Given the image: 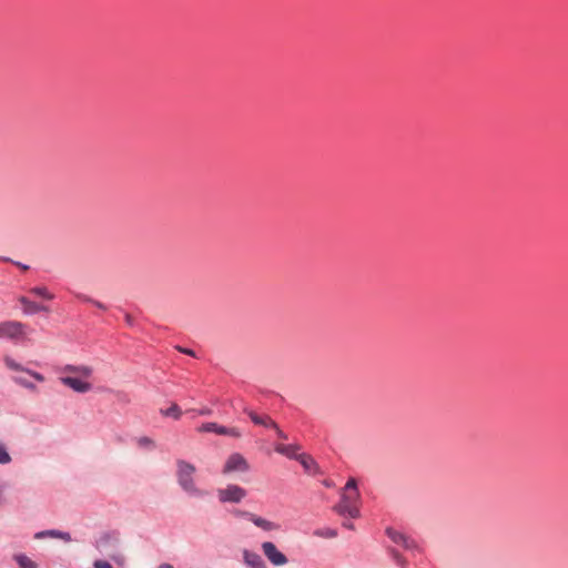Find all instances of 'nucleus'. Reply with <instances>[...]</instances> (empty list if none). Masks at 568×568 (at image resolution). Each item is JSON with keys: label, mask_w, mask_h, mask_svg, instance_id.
<instances>
[{"label": "nucleus", "mask_w": 568, "mask_h": 568, "mask_svg": "<svg viewBox=\"0 0 568 568\" xmlns=\"http://www.w3.org/2000/svg\"><path fill=\"white\" fill-rule=\"evenodd\" d=\"M275 436L282 439H287V435L280 429L278 425L271 418V416L251 412V437L254 438L257 447L270 455V442Z\"/></svg>", "instance_id": "nucleus-1"}, {"label": "nucleus", "mask_w": 568, "mask_h": 568, "mask_svg": "<svg viewBox=\"0 0 568 568\" xmlns=\"http://www.w3.org/2000/svg\"><path fill=\"white\" fill-rule=\"evenodd\" d=\"M359 499L361 494L357 488V483L354 478H349L342 489L339 503L333 507V510L341 516L357 518L359 517Z\"/></svg>", "instance_id": "nucleus-2"}, {"label": "nucleus", "mask_w": 568, "mask_h": 568, "mask_svg": "<svg viewBox=\"0 0 568 568\" xmlns=\"http://www.w3.org/2000/svg\"><path fill=\"white\" fill-rule=\"evenodd\" d=\"M176 476L180 486L187 493H196L197 489L193 480V476L195 474V466L182 459H179L176 462Z\"/></svg>", "instance_id": "nucleus-3"}, {"label": "nucleus", "mask_w": 568, "mask_h": 568, "mask_svg": "<svg viewBox=\"0 0 568 568\" xmlns=\"http://www.w3.org/2000/svg\"><path fill=\"white\" fill-rule=\"evenodd\" d=\"M26 326L21 322L6 321L0 323V338L18 342L26 337Z\"/></svg>", "instance_id": "nucleus-4"}, {"label": "nucleus", "mask_w": 568, "mask_h": 568, "mask_svg": "<svg viewBox=\"0 0 568 568\" xmlns=\"http://www.w3.org/2000/svg\"><path fill=\"white\" fill-rule=\"evenodd\" d=\"M262 550L264 556L268 559V561L274 566H284L287 564V557L277 549L275 544L271 541H265L262 544Z\"/></svg>", "instance_id": "nucleus-5"}, {"label": "nucleus", "mask_w": 568, "mask_h": 568, "mask_svg": "<svg viewBox=\"0 0 568 568\" xmlns=\"http://www.w3.org/2000/svg\"><path fill=\"white\" fill-rule=\"evenodd\" d=\"M245 495L246 493L243 488L234 485L219 490V498L223 503H239L245 497Z\"/></svg>", "instance_id": "nucleus-6"}, {"label": "nucleus", "mask_w": 568, "mask_h": 568, "mask_svg": "<svg viewBox=\"0 0 568 568\" xmlns=\"http://www.w3.org/2000/svg\"><path fill=\"white\" fill-rule=\"evenodd\" d=\"M197 432L199 433H215L217 435L233 436V437L240 436V433L237 432L236 428L221 426V425H219L216 423H205V424H202L197 428Z\"/></svg>", "instance_id": "nucleus-7"}, {"label": "nucleus", "mask_w": 568, "mask_h": 568, "mask_svg": "<svg viewBox=\"0 0 568 568\" xmlns=\"http://www.w3.org/2000/svg\"><path fill=\"white\" fill-rule=\"evenodd\" d=\"M246 466V459L242 455L234 453L227 458L223 467V474L244 471Z\"/></svg>", "instance_id": "nucleus-8"}, {"label": "nucleus", "mask_w": 568, "mask_h": 568, "mask_svg": "<svg viewBox=\"0 0 568 568\" xmlns=\"http://www.w3.org/2000/svg\"><path fill=\"white\" fill-rule=\"evenodd\" d=\"M274 450L288 459H298L301 446L298 444H283L277 443L274 445Z\"/></svg>", "instance_id": "nucleus-9"}, {"label": "nucleus", "mask_w": 568, "mask_h": 568, "mask_svg": "<svg viewBox=\"0 0 568 568\" xmlns=\"http://www.w3.org/2000/svg\"><path fill=\"white\" fill-rule=\"evenodd\" d=\"M61 382H62V384H64L65 386L72 388L74 392H78V393H87L92 388L90 383L81 381L75 377H70V376L62 377Z\"/></svg>", "instance_id": "nucleus-10"}, {"label": "nucleus", "mask_w": 568, "mask_h": 568, "mask_svg": "<svg viewBox=\"0 0 568 568\" xmlns=\"http://www.w3.org/2000/svg\"><path fill=\"white\" fill-rule=\"evenodd\" d=\"M297 462H300L307 474L316 475L320 473V466L311 455L302 453L300 454Z\"/></svg>", "instance_id": "nucleus-11"}, {"label": "nucleus", "mask_w": 568, "mask_h": 568, "mask_svg": "<svg viewBox=\"0 0 568 568\" xmlns=\"http://www.w3.org/2000/svg\"><path fill=\"white\" fill-rule=\"evenodd\" d=\"M19 302L23 305V312L26 314L32 315L42 311L48 312V307L31 302L24 296L19 297Z\"/></svg>", "instance_id": "nucleus-12"}, {"label": "nucleus", "mask_w": 568, "mask_h": 568, "mask_svg": "<svg viewBox=\"0 0 568 568\" xmlns=\"http://www.w3.org/2000/svg\"><path fill=\"white\" fill-rule=\"evenodd\" d=\"M251 521L258 528L263 529L264 531H273L280 528V526L274 521L267 520L260 516L251 515Z\"/></svg>", "instance_id": "nucleus-13"}, {"label": "nucleus", "mask_w": 568, "mask_h": 568, "mask_svg": "<svg viewBox=\"0 0 568 568\" xmlns=\"http://www.w3.org/2000/svg\"><path fill=\"white\" fill-rule=\"evenodd\" d=\"M45 537H53V538H60L67 542L71 541V536L69 532L51 529V530H43L36 534V538H45Z\"/></svg>", "instance_id": "nucleus-14"}, {"label": "nucleus", "mask_w": 568, "mask_h": 568, "mask_svg": "<svg viewBox=\"0 0 568 568\" xmlns=\"http://www.w3.org/2000/svg\"><path fill=\"white\" fill-rule=\"evenodd\" d=\"M64 371L69 372V373H72V374L81 375L83 377L91 376V374L93 372L90 366H84V365H81V366L68 365V366L64 367Z\"/></svg>", "instance_id": "nucleus-15"}, {"label": "nucleus", "mask_w": 568, "mask_h": 568, "mask_svg": "<svg viewBox=\"0 0 568 568\" xmlns=\"http://www.w3.org/2000/svg\"><path fill=\"white\" fill-rule=\"evenodd\" d=\"M14 559L20 568H38V565L26 555H16Z\"/></svg>", "instance_id": "nucleus-16"}, {"label": "nucleus", "mask_w": 568, "mask_h": 568, "mask_svg": "<svg viewBox=\"0 0 568 568\" xmlns=\"http://www.w3.org/2000/svg\"><path fill=\"white\" fill-rule=\"evenodd\" d=\"M161 414L166 417L179 419L182 415V410L176 404H172L169 408L161 409Z\"/></svg>", "instance_id": "nucleus-17"}, {"label": "nucleus", "mask_w": 568, "mask_h": 568, "mask_svg": "<svg viewBox=\"0 0 568 568\" xmlns=\"http://www.w3.org/2000/svg\"><path fill=\"white\" fill-rule=\"evenodd\" d=\"M386 534L395 544H398V545H403V541L406 537L402 532L396 531L392 528H387Z\"/></svg>", "instance_id": "nucleus-18"}, {"label": "nucleus", "mask_w": 568, "mask_h": 568, "mask_svg": "<svg viewBox=\"0 0 568 568\" xmlns=\"http://www.w3.org/2000/svg\"><path fill=\"white\" fill-rule=\"evenodd\" d=\"M30 293L37 296H41L45 300H52L54 297L53 294H51L45 287L40 286L31 288Z\"/></svg>", "instance_id": "nucleus-19"}, {"label": "nucleus", "mask_w": 568, "mask_h": 568, "mask_svg": "<svg viewBox=\"0 0 568 568\" xmlns=\"http://www.w3.org/2000/svg\"><path fill=\"white\" fill-rule=\"evenodd\" d=\"M9 463H11V456L8 453L7 447L4 446V444L0 443V464L1 465H7Z\"/></svg>", "instance_id": "nucleus-20"}, {"label": "nucleus", "mask_w": 568, "mask_h": 568, "mask_svg": "<svg viewBox=\"0 0 568 568\" xmlns=\"http://www.w3.org/2000/svg\"><path fill=\"white\" fill-rule=\"evenodd\" d=\"M4 364L8 368L12 371H24L20 364H18L13 358L10 356L4 357Z\"/></svg>", "instance_id": "nucleus-21"}, {"label": "nucleus", "mask_w": 568, "mask_h": 568, "mask_svg": "<svg viewBox=\"0 0 568 568\" xmlns=\"http://www.w3.org/2000/svg\"><path fill=\"white\" fill-rule=\"evenodd\" d=\"M251 568H266V566L260 556L251 554Z\"/></svg>", "instance_id": "nucleus-22"}, {"label": "nucleus", "mask_w": 568, "mask_h": 568, "mask_svg": "<svg viewBox=\"0 0 568 568\" xmlns=\"http://www.w3.org/2000/svg\"><path fill=\"white\" fill-rule=\"evenodd\" d=\"M138 445L140 447L153 448L154 447V442L150 437L144 436V437H140L138 439Z\"/></svg>", "instance_id": "nucleus-23"}, {"label": "nucleus", "mask_w": 568, "mask_h": 568, "mask_svg": "<svg viewBox=\"0 0 568 568\" xmlns=\"http://www.w3.org/2000/svg\"><path fill=\"white\" fill-rule=\"evenodd\" d=\"M316 535L321 536V537H326V538H334L337 536V532H336V530L328 528V529H325L324 531H316Z\"/></svg>", "instance_id": "nucleus-24"}, {"label": "nucleus", "mask_w": 568, "mask_h": 568, "mask_svg": "<svg viewBox=\"0 0 568 568\" xmlns=\"http://www.w3.org/2000/svg\"><path fill=\"white\" fill-rule=\"evenodd\" d=\"M111 559L119 566H124L125 565V557L124 555L122 554H114V555H111Z\"/></svg>", "instance_id": "nucleus-25"}, {"label": "nucleus", "mask_w": 568, "mask_h": 568, "mask_svg": "<svg viewBox=\"0 0 568 568\" xmlns=\"http://www.w3.org/2000/svg\"><path fill=\"white\" fill-rule=\"evenodd\" d=\"M93 566L94 568H113L111 564L105 560H95Z\"/></svg>", "instance_id": "nucleus-26"}, {"label": "nucleus", "mask_w": 568, "mask_h": 568, "mask_svg": "<svg viewBox=\"0 0 568 568\" xmlns=\"http://www.w3.org/2000/svg\"><path fill=\"white\" fill-rule=\"evenodd\" d=\"M402 546L406 549H412L415 547V541L406 536Z\"/></svg>", "instance_id": "nucleus-27"}, {"label": "nucleus", "mask_w": 568, "mask_h": 568, "mask_svg": "<svg viewBox=\"0 0 568 568\" xmlns=\"http://www.w3.org/2000/svg\"><path fill=\"white\" fill-rule=\"evenodd\" d=\"M32 377H34L38 382H43L44 381V377L37 373V372H30V371H27Z\"/></svg>", "instance_id": "nucleus-28"}, {"label": "nucleus", "mask_w": 568, "mask_h": 568, "mask_svg": "<svg viewBox=\"0 0 568 568\" xmlns=\"http://www.w3.org/2000/svg\"><path fill=\"white\" fill-rule=\"evenodd\" d=\"M393 557L397 564H399V565L404 564L403 557L397 551H393Z\"/></svg>", "instance_id": "nucleus-29"}, {"label": "nucleus", "mask_w": 568, "mask_h": 568, "mask_svg": "<svg viewBox=\"0 0 568 568\" xmlns=\"http://www.w3.org/2000/svg\"><path fill=\"white\" fill-rule=\"evenodd\" d=\"M112 539V537L110 535H105L104 537H102L99 541V547H102L103 544L110 541Z\"/></svg>", "instance_id": "nucleus-30"}, {"label": "nucleus", "mask_w": 568, "mask_h": 568, "mask_svg": "<svg viewBox=\"0 0 568 568\" xmlns=\"http://www.w3.org/2000/svg\"><path fill=\"white\" fill-rule=\"evenodd\" d=\"M78 297L83 301V302H87V303H92V298L87 296V295H82V294H78Z\"/></svg>", "instance_id": "nucleus-31"}, {"label": "nucleus", "mask_w": 568, "mask_h": 568, "mask_svg": "<svg viewBox=\"0 0 568 568\" xmlns=\"http://www.w3.org/2000/svg\"><path fill=\"white\" fill-rule=\"evenodd\" d=\"M125 322L129 326H132L134 323V320L130 314H125Z\"/></svg>", "instance_id": "nucleus-32"}, {"label": "nucleus", "mask_w": 568, "mask_h": 568, "mask_svg": "<svg viewBox=\"0 0 568 568\" xmlns=\"http://www.w3.org/2000/svg\"><path fill=\"white\" fill-rule=\"evenodd\" d=\"M179 351L184 353V354L194 356V352L192 349H186V348L179 347Z\"/></svg>", "instance_id": "nucleus-33"}, {"label": "nucleus", "mask_w": 568, "mask_h": 568, "mask_svg": "<svg viewBox=\"0 0 568 568\" xmlns=\"http://www.w3.org/2000/svg\"><path fill=\"white\" fill-rule=\"evenodd\" d=\"M92 304H93V305H95L97 307L101 308V310H105V308H106V307H105V305H104V304H102V303H101V302H99V301H94V300H93V301H92Z\"/></svg>", "instance_id": "nucleus-34"}, {"label": "nucleus", "mask_w": 568, "mask_h": 568, "mask_svg": "<svg viewBox=\"0 0 568 568\" xmlns=\"http://www.w3.org/2000/svg\"><path fill=\"white\" fill-rule=\"evenodd\" d=\"M343 526L347 529H354V525L352 523L345 521L343 523Z\"/></svg>", "instance_id": "nucleus-35"}, {"label": "nucleus", "mask_w": 568, "mask_h": 568, "mask_svg": "<svg viewBox=\"0 0 568 568\" xmlns=\"http://www.w3.org/2000/svg\"><path fill=\"white\" fill-rule=\"evenodd\" d=\"M16 381L26 387H30V385L27 382L22 381L21 378H16Z\"/></svg>", "instance_id": "nucleus-36"}, {"label": "nucleus", "mask_w": 568, "mask_h": 568, "mask_svg": "<svg viewBox=\"0 0 568 568\" xmlns=\"http://www.w3.org/2000/svg\"><path fill=\"white\" fill-rule=\"evenodd\" d=\"M243 558L245 562H248V550L243 551Z\"/></svg>", "instance_id": "nucleus-37"}, {"label": "nucleus", "mask_w": 568, "mask_h": 568, "mask_svg": "<svg viewBox=\"0 0 568 568\" xmlns=\"http://www.w3.org/2000/svg\"><path fill=\"white\" fill-rule=\"evenodd\" d=\"M158 568H174V567L170 564H161Z\"/></svg>", "instance_id": "nucleus-38"}, {"label": "nucleus", "mask_w": 568, "mask_h": 568, "mask_svg": "<svg viewBox=\"0 0 568 568\" xmlns=\"http://www.w3.org/2000/svg\"><path fill=\"white\" fill-rule=\"evenodd\" d=\"M16 264H17L19 267H21L22 270H24V271L29 268V266L23 265V264H21V263H16Z\"/></svg>", "instance_id": "nucleus-39"}, {"label": "nucleus", "mask_w": 568, "mask_h": 568, "mask_svg": "<svg viewBox=\"0 0 568 568\" xmlns=\"http://www.w3.org/2000/svg\"><path fill=\"white\" fill-rule=\"evenodd\" d=\"M325 486L331 487L332 485H331V483L325 481Z\"/></svg>", "instance_id": "nucleus-40"}, {"label": "nucleus", "mask_w": 568, "mask_h": 568, "mask_svg": "<svg viewBox=\"0 0 568 568\" xmlns=\"http://www.w3.org/2000/svg\"><path fill=\"white\" fill-rule=\"evenodd\" d=\"M201 414H209V410H201Z\"/></svg>", "instance_id": "nucleus-41"}]
</instances>
